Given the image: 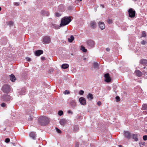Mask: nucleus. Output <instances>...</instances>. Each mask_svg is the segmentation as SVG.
Segmentation results:
<instances>
[{
    "label": "nucleus",
    "instance_id": "obj_1",
    "mask_svg": "<svg viewBox=\"0 0 147 147\" xmlns=\"http://www.w3.org/2000/svg\"><path fill=\"white\" fill-rule=\"evenodd\" d=\"M71 16L64 17L61 19V22L60 24V26H64L68 24L71 21Z\"/></svg>",
    "mask_w": 147,
    "mask_h": 147
},
{
    "label": "nucleus",
    "instance_id": "obj_2",
    "mask_svg": "<svg viewBox=\"0 0 147 147\" xmlns=\"http://www.w3.org/2000/svg\"><path fill=\"white\" fill-rule=\"evenodd\" d=\"M38 122L40 125L44 126L48 124L49 119L46 117H41L38 119Z\"/></svg>",
    "mask_w": 147,
    "mask_h": 147
},
{
    "label": "nucleus",
    "instance_id": "obj_3",
    "mask_svg": "<svg viewBox=\"0 0 147 147\" xmlns=\"http://www.w3.org/2000/svg\"><path fill=\"white\" fill-rule=\"evenodd\" d=\"M2 90L4 93H8L10 90V87L9 85H4L2 87Z\"/></svg>",
    "mask_w": 147,
    "mask_h": 147
},
{
    "label": "nucleus",
    "instance_id": "obj_4",
    "mask_svg": "<svg viewBox=\"0 0 147 147\" xmlns=\"http://www.w3.org/2000/svg\"><path fill=\"white\" fill-rule=\"evenodd\" d=\"M11 98L9 95L4 94L1 96L2 100L4 101H9L11 100Z\"/></svg>",
    "mask_w": 147,
    "mask_h": 147
},
{
    "label": "nucleus",
    "instance_id": "obj_5",
    "mask_svg": "<svg viewBox=\"0 0 147 147\" xmlns=\"http://www.w3.org/2000/svg\"><path fill=\"white\" fill-rule=\"evenodd\" d=\"M129 16L131 18H133L135 16V11L132 8H130L128 11Z\"/></svg>",
    "mask_w": 147,
    "mask_h": 147
},
{
    "label": "nucleus",
    "instance_id": "obj_6",
    "mask_svg": "<svg viewBox=\"0 0 147 147\" xmlns=\"http://www.w3.org/2000/svg\"><path fill=\"white\" fill-rule=\"evenodd\" d=\"M124 136L125 137L128 139H130L131 137L132 134L128 131H124Z\"/></svg>",
    "mask_w": 147,
    "mask_h": 147
},
{
    "label": "nucleus",
    "instance_id": "obj_7",
    "mask_svg": "<svg viewBox=\"0 0 147 147\" xmlns=\"http://www.w3.org/2000/svg\"><path fill=\"white\" fill-rule=\"evenodd\" d=\"M43 42L45 44H48L50 42V38L49 36H46L43 38Z\"/></svg>",
    "mask_w": 147,
    "mask_h": 147
},
{
    "label": "nucleus",
    "instance_id": "obj_8",
    "mask_svg": "<svg viewBox=\"0 0 147 147\" xmlns=\"http://www.w3.org/2000/svg\"><path fill=\"white\" fill-rule=\"evenodd\" d=\"M79 100L81 105H86V100L85 98L82 97H80Z\"/></svg>",
    "mask_w": 147,
    "mask_h": 147
},
{
    "label": "nucleus",
    "instance_id": "obj_9",
    "mask_svg": "<svg viewBox=\"0 0 147 147\" xmlns=\"http://www.w3.org/2000/svg\"><path fill=\"white\" fill-rule=\"evenodd\" d=\"M104 77L105 79V81L107 82H110L111 80V79L110 77L109 73H106L104 75Z\"/></svg>",
    "mask_w": 147,
    "mask_h": 147
},
{
    "label": "nucleus",
    "instance_id": "obj_10",
    "mask_svg": "<svg viewBox=\"0 0 147 147\" xmlns=\"http://www.w3.org/2000/svg\"><path fill=\"white\" fill-rule=\"evenodd\" d=\"M88 45L90 48L93 47L94 45V42L92 40H88L87 41Z\"/></svg>",
    "mask_w": 147,
    "mask_h": 147
},
{
    "label": "nucleus",
    "instance_id": "obj_11",
    "mask_svg": "<svg viewBox=\"0 0 147 147\" xmlns=\"http://www.w3.org/2000/svg\"><path fill=\"white\" fill-rule=\"evenodd\" d=\"M138 134H132L131 138L135 141L136 142L138 141Z\"/></svg>",
    "mask_w": 147,
    "mask_h": 147
},
{
    "label": "nucleus",
    "instance_id": "obj_12",
    "mask_svg": "<svg viewBox=\"0 0 147 147\" xmlns=\"http://www.w3.org/2000/svg\"><path fill=\"white\" fill-rule=\"evenodd\" d=\"M30 137L34 140L36 139V132H31L30 134Z\"/></svg>",
    "mask_w": 147,
    "mask_h": 147
},
{
    "label": "nucleus",
    "instance_id": "obj_13",
    "mask_svg": "<svg viewBox=\"0 0 147 147\" xmlns=\"http://www.w3.org/2000/svg\"><path fill=\"white\" fill-rule=\"evenodd\" d=\"M98 25L101 30H103L105 28V25L103 22H99L98 23Z\"/></svg>",
    "mask_w": 147,
    "mask_h": 147
},
{
    "label": "nucleus",
    "instance_id": "obj_14",
    "mask_svg": "<svg viewBox=\"0 0 147 147\" xmlns=\"http://www.w3.org/2000/svg\"><path fill=\"white\" fill-rule=\"evenodd\" d=\"M135 73L137 76L138 77H141L142 75V72L138 70H136L135 71Z\"/></svg>",
    "mask_w": 147,
    "mask_h": 147
},
{
    "label": "nucleus",
    "instance_id": "obj_15",
    "mask_svg": "<svg viewBox=\"0 0 147 147\" xmlns=\"http://www.w3.org/2000/svg\"><path fill=\"white\" fill-rule=\"evenodd\" d=\"M43 53V51L42 50H38L35 52V55L36 56H39Z\"/></svg>",
    "mask_w": 147,
    "mask_h": 147
},
{
    "label": "nucleus",
    "instance_id": "obj_16",
    "mask_svg": "<svg viewBox=\"0 0 147 147\" xmlns=\"http://www.w3.org/2000/svg\"><path fill=\"white\" fill-rule=\"evenodd\" d=\"M70 105L72 108L75 107L76 106V102L75 100H72L70 102Z\"/></svg>",
    "mask_w": 147,
    "mask_h": 147
},
{
    "label": "nucleus",
    "instance_id": "obj_17",
    "mask_svg": "<svg viewBox=\"0 0 147 147\" xmlns=\"http://www.w3.org/2000/svg\"><path fill=\"white\" fill-rule=\"evenodd\" d=\"M140 63L142 65L147 66V60L142 59L140 60Z\"/></svg>",
    "mask_w": 147,
    "mask_h": 147
},
{
    "label": "nucleus",
    "instance_id": "obj_18",
    "mask_svg": "<svg viewBox=\"0 0 147 147\" xmlns=\"http://www.w3.org/2000/svg\"><path fill=\"white\" fill-rule=\"evenodd\" d=\"M10 80L12 82H14L16 80L15 76L13 74H11L10 76Z\"/></svg>",
    "mask_w": 147,
    "mask_h": 147
},
{
    "label": "nucleus",
    "instance_id": "obj_19",
    "mask_svg": "<svg viewBox=\"0 0 147 147\" xmlns=\"http://www.w3.org/2000/svg\"><path fill=\"white\" fill-rule=\"evenodd\" d=\"M91 27L92 28H95L96 26L95 22L94 21H92L90 23Z\"/></svg>",
    "mask_w": 147,
    "mask_h": 147
},
{
    "label": "nucleus",
    "instance_id": "obj_20",
    "mask_svg": "<svg viewBox=\"0 0 147 147\" xmlns=\"http://www.w3.org/2000/svg\"><path fill=\"white\" fill-rule=\"evenodd\" d=\"M60 27V26H59V25H57L55 24L52 23L51 24V27L53 28H55V29H59Z\"/></svg>",
    "mask_w": 147,
    "mask_h": 147
},
{
    "label": "nucleus",
    "instance_id": "obj_21",
    "mask_svg": "<svg viewBox=\"0 0 147 147\" xmlns=\"http://www.w3.org/2000/svg\"><path fill=\"white\" fill-rule=\"evenodd\" d=\"M59 123L60 124L62 125H64L66 123V120L65 119H61Z\"/></svg>",
    "mask_w": 147,
    "mask_h": 147
},
{
    "label": "nucleus",
    "instance_id": "obj_22",
    "mask_svg": "<svg viewBox=\"0 0 147 147\" xmlns=\"http://www.w3.org/2000/svg\"><path fill=\"white\" fill-rule=\"evenodd\" d=\"M87 97L89 100H91L93 98L92 94L90 93L88 94L87 96Z\"/></svg>",
    "mask_w": 147,
    "mask_h": 147
},
{
    "label": "nucleus",
    "instance_id": "obj_23",
    "mask_svg": "<svg viewBox=\"0 0 147 147\" xmlns=\"http://www.w3.org/2000/svg\"><path fill=\"white\" fill-rule=\"evenodd\" d=\"M26 89L25 88H22V90H21V91L20 92V94L21 95H24V94L25 93V92H26Z\"/></svg>",
    "mask_w": 147,
    "mask_h": 147
},
{
    "label": "nucleus",
    "instance_id": "obj_24",
    "mask_svg": "<svg viewBox=\"0 0 147 147\" xmlns=\"http://www.w3.org/2000/svg\"><path fill=\"white\" fill-rule=\"evenodd\" d=\"M74 37L72 36L71 35L70 38H68V42H72L74 40Z\"/></svg>",
    "mask_w": 147,
    "mask_h": 147
},
{
    "label": "nucleus",
    "instance_id": "obj_25",
    "mask_svg": "<svg viewBox=\"0 0 147 147\" xmlns=\"http://www.w3.org/2000/svg\"><path fill=\"white\" fill-rule=\"evenodd\" d=\"M69 67V65L67 64H64L62 65V68L64 69H66L68 68Z\"/></svg>",
    "mask_w": 147,
    "mask_h": 147
},
{
    "label": "nucleus",
    "instance_id": "obj_26",
    "mask_svg": "<svg viewBox=\"0 0 147 147\" xmlns=\"http://www.w3.org/2000/svg\"><path fill=\"white\" fill-rule=\"evenodd\" d=\"M141 109L142 110H147V105L145 104L143 105Z\"/></svg>",
    "mask_w": 147,
    "mask_h": 147
},
{
    "label": "nucleus",
    "instance_id": "obj_27",
    "mask_svg": "<svg viewBox=\"0 0 147 147\" xmlns=\"http://www.w3.org/2000/svg\"><path fill=\"white\" fill-rule=\"evenodd\" d=\"M80 49L83 52H86L87 51V49H85V47L82 46H81Z\"/></svg>",
    "mask_w": 147,
    "mask_h": 147
},
{
    "label": "nucleus",
    "instance_id": "obj_28",
    "mask_svg": "<svg viewBox=\"0 0 147 147\" xmlns=\"http://www.w3.org/2000/svg\"><path fill=\"white\" fill-rule=\"evenodd\" d=\"M93 65L94 68H97L98 67V64L97 63L94 62L93 63Z\"/></svg>",
    "mask_w": 147,
    "mask_h": 147
},
{
    "label": "nucleus",
    "instance_id": "obj_29",
    "mask_svg": "<svg viewBox=\"0 0 147 147\" xmlns=\"http://www.w3.org/2000/svg\"><path fill=\"white\" fill-rule=\"evenodd\" d=\"M146 34L145 31H143L142 32L141 37H146Z\"/></svg>",
    "mask_w": 147,
    "mask_h": 147
},
{
    "label": "nucleus",
    "instance_id": "obj_30",
    "mask_svg": "<svg viewBox=\"0 0 147 147\" xmlns=\"http://www.w3.org/2000/svg\"><path fill=\"white\" fill-rule=\"evenodd\" d=\"M58 115L59 116H61L63 114V112L62 111H59L58 112Z\"/></svg>",
    "mask_w": 147,
    "mask_h": 147
},
{
    "label": "nucleus",
    "instance_id": "obj_31",
    "mask_svg": "<svg viewBox=\"0 0 147 147\" xmlns=\"http://www.w3.org/2000/svg\"><path fill=\"white\" fill-rule=\"evenodd\" d=\"M107 22L109 24H111L112 23V21L111 19H109L107 20Z\"/></svg>",
    "mask_w": 147,
    "mask_h": 147
},
{
    "label": "nucleus",
    "instance_id": "obj_32",
    "mask_svg": "<svg viewBox=\"0 0 147 147\" xmlns=\"http://www.w3.org/2000/svg\"><path fill=\"white\" fill-rule=\"evenodd\" d=\"M146 43V42L145 40H143L141 42V43L143 45H145Z\"/></svg>",
    "mask_w": 147,
    "mask_h": 147
},
{
    "label": "nucleus",
    "instance_id": "obj_33",
    "mask_svg": "<svg viewBox=\"0 0 147 147\" xmlns=\"http://www.w3.org/2000/svg\"><path fill=\"white\" fill-rule=\"evenodd\" d=\"M56 131L57 132L59 133H61V131L58 128H56Z\"/></svg>",
    "mask_w": 147,
    "mask_h": 147
},
{
    "label": "nucleus",
    "instance_id": "obj_34",
    "mask_svg": "<svg viewBox=\"0 0 147 147\" xmlns=\"http://www.w3.org/2000/svg\"><path fill=\"white\" fill-rule=\"evenodd\" d=\"M143 139L144 140H147V136L144 135L143 136Z\"/></svg>",
    "mask_w": 147,
    "mask_h": 147
},
{
    "label": "nucleus",
    "instance_id": "obj_35",
    "mask_svg": "<svg viewBox=\"0 0 147 147\" xmlns=\"http://www.w3.org/2000/svg\"><path fill=\"white\" fill-rule=\"evenodd\" d=\"M32 117L31 115L29 116V118L28 119V121H31L32 120Z\"/></svg>",
    "mask_w": 147,
    "mask_h": 147
},
{
    "label": "nucleus",
    "instance_id": "obj_36",
    "mask_svg": "<svg viewBox=\"0 0 147 147\" xmlns=\"http://www.w3.org/2000/svg\"><path fill=\"white\" fill-rule=\"evenodd\" d=\"M84 91L82 90H80L79 91V94L81 95H82L84 93Z\"/></svg>",
    "mask_w": 147,
    "mask_h": 147
},
{
    "label": "nucleus",
    "instance_id": "obj_37",
    "mask_svg": "<svg viewBox=\"0 0 147 147\" xmlns=\"http://www.w3.org/2000/svg\"><path fill=\"white\" fill-rule=\"evenodd\" d=\"M64 93L65 94H68L69 93V92L68 90H66L64 92Z\"/></svg>",
    "mask_w": 147,
    "mask_h": 147
},
{
    "label": "nucleus",
    "instance_id": "obj_38",
    "mask_svg": "<svg viewBox=\"0 0 147 147\" xmlns=\"http://www.w3.org/2000/svg\"><path fill=\"white\" fill-rule=\"evenodd\" d=\"M117 101H118L120 100V98L118 96H117L115 97Z\"/></svg>",
    "mask_w": 147,
    "mask_h": 147
},
{
    "label": "nucleus",
    "instance_id": "obj_39",
    "mask_svg": "<svg viewBox=\"0 0 147 147\" xmlns=\"http://www.w3.org/2000/svg\"><path fill=\"white\" fill-rule=\"evenodd\" d=\"M13 24V22L12 21H10L8 23V25L10 26H12Z\"/></svg>",
    "mask_w": 147,
    "mask_h": 147
},
{
    "label": "nucleus",
    "instance_id": "obj_40",
    "mask_svg": "<svg viewBox=\"0 0 147 147\" xmlns=\"http://www.w3.org/2000/svg\"><path fill=\"white\" fill-rule=\"evenodd\" d=\"M10 141V139L9 138H6L5 139V142L6 143H8Z\"/></svg>",
    "mask_w": 147,
    "mask_h": 147
},
{
    "label": "nucleus",
    "instance_id": "obj_41",
    "mask_svg": "<svg viewBox=\"0 0 147 147\" xmlns=\"http://www.w3.org/2000/svg\"><path fill=\"white\" fill-rule=\"evenodd\" d=\"M26 60L28 61H31V59L28 57H26Z\"/></svg>",
    "mask_w": 147,
    "mask_h": 147
},
{
    "label": "nucleus",
    "instance_id": "obj_42",
    "mask_svg": "<svg viewBox=\"0 0 147 147\" xmlns=\"http://www.w3.org/2000/svg\"><path fill=\"white\" fill-rule=\"evenodd\" d=\"M1 106L2 107H4L6 106V104L4 103H3L1 104Z\"/></svg>",
    "mask_w": 147,
    "mask_h": 147
},
{
    "label": "nucleus",
    "instance_id": "obj_43",
    "mask_svg": "<svg viewBox=\"0 0 147 147\" xmlns=\"http://www.w3.org/2000/svg\"><path fill=\"white\" fill-rule=\"evenodd\" d=\"M55 16L57 17H59L61 15L60 14L58 13H55Z\"/></svg>",
    "mask_w": 147,
    "mask_h": 147
},
{
    "label": "nucleus",
    "instance_id": "obj_44",
    "mask_svg": "<svg viewBox=\"0 0 147 147\" xmlns=\"http://www.w3.org/2000/svg\"><path fill=\"white\" fill-rule=\"evenodd\" d=\"M20 3L19 2H16L15 3L14 5L16 6H18L20 5Z\"/></svg>",
    "mask_w": 147,
    "mask_h": 147
},
{
    "label": "nucleus",
    "instance_id": "obj_45",
    "mask_svg": "<svg viewBox=\"0 0 147 147\" xmlns=\"http://www.w3.org/2000/svg\"><path fill=\"white\" fill-rule=\"evenodd\" d=\"M79 143L78 142H76L75 144V147H79Z\"/></svg>",
    "mask_w": 147,
    "mask_h": 147
},
{
    "label": "nucleus",
    "instance_id": "obj_46",
    "mask_svg": "<svg viewBox=\"0 0 147 147\" xmlns=\"http://www.w3.org/2000/svg\"><path fill=\"white\" fill-rule=\"evenodd\" d=\"M97 104L99 106L101 105V102L100 101H98L97 103Z\"/></svg>",
    "mask_w": 147,
    "mask_h": 147
},
{
    "label": "nucleus",
    "instance_id": "obj_47",
    "mask_svg": "<svg viewBox=\"0 0 147 147\" xmlns=\"http://www.w3.org/2000/svg\"><path fill=\"white\" fill-rule=\"evenodd\" d=\"M143 74L144 76H147V72H143Z\"/></svg>",
    "mask_w": 147,
    "mask_h": 147
},
{
    "label": "nucleus",
    "instance_id": "obj_48",
    "mask_svg": "<svg viewBox=\"0 0 147 147\" xmlns=\"http://www.w3.org/2000/svg\"><path fill=\"white\" fill-rule=\"evenodd\" d=\"M67 113L68 114H70V113H71V114H73V113L72 112H71V111L70 110H68V111H67Z\"/></svg>",
    "mask_w": 147,
    "mask_h": 147
},
{
    "label": "nucleus",
    "instance_id": "obj_49",
    "mask_svg": "<svg viewBox=\"0 0 147 147\" xmlns=\"http://www.w3.org/2000/svg\"><path fill=\"white\" fill-rule=\"evenodd\" d=\"M78 126H76L75 127H74V129H75V130H76V131H77V130L78 129Z\"/></svg>",
    "mask_w": 147,
    "mask_h": 147
},
{
    "label": "nucleus",
    "instance_id": "obj_50",
    "mask_svg": "<svg viewBox=\"0 0 147 147\" xmlns=\"http://www.w3.org/2000/svg\"><path fill=\"white\" fill-rule=\"evenodd\" d=\"M46 15L47 16H49V13L47 11L46 12Z\"/></svg>",
    "mask_w": 147,
    "mask_h": 147
},
{
    "label": "nucleus",
    "instance_id": "obj_51",
    "mask_svg": "<svg viewBox=\"0 0 147 147\" xmlns=\"http://www.w3.org/2000/svg\"><path fill=\"white\" fill-rule=\"evenodd\" d=\"M41 59L42 60H44L45 59V58L44 57H41Z\"/></svg>",
    "mask_w": 147,
    "mask_h": 147
},
{
    "label": "nucleus",
    "instance_id": "obj_52",
    "mask_svg": "<svg viewBox=\"0 0 147 147\" xmlns=\"http://www.w3.org/2000/svg\"><path fill=\"white\" fill-rule=\"evenodd\" d=\"M106 50L107 51H110V49L109 48H107L106 49Z\"/></svg>",
    "mask_w": 147,
    "mask_h": 147
},
{
    "label": "nucleus",
    "instance_id": "obj_53",
    "mask_svg": "<svg viewBox=\"0 0 147 147\" xmlns=\"http://www.w3.org/2000/svg\"><path fill=\"white\" fill-rule=\"evenodd\" d=\"M118 146L119 147H122V146L121 145H119Z\"/></svg>",
    "mask_w": 147,
    "mask_h": 147
},
{
    "label": "nucleus",
    "instance_id": "obj_54",
    "mask_svg": "<svg viewBox=\"0 0 147 147\" xmlns=\"http://www.w3.org/2000/svg\"><path fill=\"white\" fill-rule=\"evenodd\" d=\"M101 6H102V8H104V5H101Z\"/></svg>",
    "mask_w": 147,
    "mask_h": 147
},
{
    "label": "nucleus",
    "instance_id": "obj_55",
    "mask_svg": "<svg viewBox=\"0 0 147 147\" xmlns=\"http://www.w3.org/2000/svg\"><path fill=\"white\" fill-rule=\"evenodd\" d=\"M12 144H13V145L15 146V144L14 143H12Z\"/></svg>",
    "mask_w": 147,
    "mask_h": 147
},
{
    "label": "nucleus",
    "instance_id": "obj_56",
    "mask_svg": "<svg viewBox=\"0 0 147 147\" xmlns=\"http://www.w3.org/2000/svg\"><path fill=\"white\" fill-rule=\"evenodd\" d=\"M50 70H51V71H53V69H51Z\"/></svg>",
    "mask_w": 147,
    "mask_h": 147
},
{
    "label": "nucleus",
    "instance_id": "obj_57",
    "mask_svg": "<svg viewBox=\"0 0 147 147\" xmlns=\"http://www.w3.org/2000/svg\"><path fill=\"white\" fill-rule=\"evenodd\" d=\"M145 68H146V67H143V69H145Z\"/></svg>",
    "mask_w": 147,
    "mask_h": 147
},
{
    "label": "nucleus",
    "instance_id": "obj_58",
    "mask_svg": "<svg viewBox=\"0 0 147 147\" xmlns=\"http://www.w3.org/2000/svg\"><path fill=\"white\" fill-rule=\"evenodd\" d=\"M1 7H0V11L1 10Z\"/></svg>",
    "mask_w": 147,
    "mask_h": 147
},
{
    "label": "nucleus",
    "instance_id": "obj_59",
    "mask_svg": "<svg viewBox=\"0 0 147 147\" xmlns=\"http://www.w3.org/2000/svg\"><path fill=\"white\" fill-rule=\"evenodd\" d=\"M134 1H136L137 0H133Z\"/></svg>",
    "mask_w": 147,
    "mask_h": 147
},
{
    "label": "nucleus",
    "instance_id": "obj_60",
    "mask_svg": "<svg viewBox=\"0 0 147 147\" xmlns=\"http://www.w3.org/2000/svg\"><path fill=\"white\" fill-rule=\"evenodd\" d=\"M109 89H110V87H109Z\"/></svg>",
    "mask_w": 147,
    "mask_h": 147
},
{
    "label": "nucleus",
    "instance_id": "obj_61",
    "mask_svg": "<svg viewBox=\"0 0 147 147\" xmlns=\"http://www.w3.org/2000/svg\"><path fill=\"white\" fill-rule=\"evenodd\" d=\"M86 59V58L84 59V60H85Z\"/></svg>",
    "mask_w": 147,
    "mask_h": 147
},
{
    "label": "nucleus",
    "instance_id": "obj_62",
    "mask_svg": "<svg viewBox=\"0 0 147 147\" xmlns=\"http://www.w3.org/2000/svg\"><path fill=\"white\" fill-rule=\"evenodd\" d=\"M24 3H26V2L25 1H24Z\"/></svg>",
    "mask_w": 147,
    "mask_h": 147
}]
</instances>
